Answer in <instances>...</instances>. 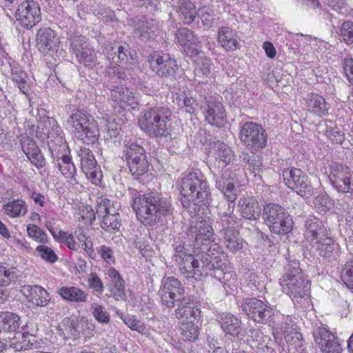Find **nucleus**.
Here are the masks:
<instances>
[{
	"instance_id": "1",
	"label": "nucleus",
	"mask_w": 353,
	"mask_h": 353,
	"mask_svg": "<svg viewBox=\"0 0 353 353\" xmlns=\"http://www.w3.org/2000/svg\"><path fill=\"white\" fill-rule=\"evenodd\" d=\"M132 207L145 225H154L172 211L169 200L157 192L139 195L133 200Z\"/></svg>"
},
{
	"instance_id": "2",
	"label": "nucleus",
	"mask_w": 353,
	"mask_h": 353,
	"mask_svg": "<svg viewBox=\"0 0 353 353\" xmlns=\"http://www.w3.org/2000/svg\"><path fill=\"white\" fill-rule=\"evenodd\" d=\"M45 125L47 130L49 150L52 155L57 158V163L59 170L65 177L70 179L71 183H77L74 176L76 167L72 161L71 157L68 154H62L59 157V155L60 151L63 152L68 149L63 130L53 118H48L45 121Z\"/></svg>"
},
{
	"instance_id": "3",
	"label": "nucleus",
	"mask_w": 353,
	"mask_h": 353,
	"mask_svg": "<svg viewBox=\"0 0 353 353\" xmlns=\"http://www.w3.org/2000/svg\"><path fill=\"white\" fill-rule=\"evenodd\" d=\"M180 190L181 203L185 208L196 210L197 206L209 203V187L199 172H190L185 174L181 179Z\"/></svg>"
},
{
	"instance_id": "4",
	"label": "nucleus",
	"mask_w": 353,
	"mask_h": 353,
	"mask_svg": "<svg viewBox=\"0 0 353 353\" xmlns=\"http://www.w3.org/2000/svg\"><path fill=\"white\" fill-rule=\"evenodd\" d=\"M171 112L163 106H155L142 112L139 118L140 128L152 138H172Z\"/></svg>"
},
{
	"instance_id": "5",
	"label": "nucleus",
	"mask_w": 353,
	"mask_h": 353,
	"mask_svg": "<svg viewBox=\"0 0 353 353\" xmlns=\"http://www.w3.org/2000/svg\"><path fill=\"white\" fill-rule=\"evenodd\" d=\"M67 126L85 144H94L99 139L97 121L84 110H77L72 113L67 119Z\"/></svg>"
},
{
	"instance_id": "6",
	"label": "nucleus",
	"mask_w": 353,
	"mask_h": 353,
	"mask_svg": "<svg viewBox=\"0 0 353 353\" xmlns=\"http://www.w3.org/2000/svg\"><path fill=\"white\" fill-rule=\"evenodd\" d=\"M285 274L280 279L282 291L292 299L308 296L310 285L299 268V263L292 261L285 267Z\"/></svg>"
},
{
	"instance_id": "7",
	"label": "nucleus",
	"mask_w": 353,
	"mask_h": 353,
	"mask_svg": "<svg viewBox=\"0 0 353 353\" xmlns=\"http://www.w3.org/2000/svg\"><path fill=\"white\" fill-rule=\"evenodd\" d=\"M87 213L82 216V219L86 220L90 225L96 219V215L101 219V227L107 232L116 233L121 227L119 209L114 203L108 199H101L96 206V213L91 208H86Z\"/></svg>"
},
{
	"instance_id": "8",
	"label": "nucleus",
	"mask_w": 353,
	"mask_h": 353,
	"mask_svg": "<svg viewBox=\"0 0 353 353\" xmlns=\"http://www.w3.org/2000/svg\"><path fill=\"white\" fill-rule=\"evenodd\" d=\"M219 216V223L223 227L220 233L225 248L232 253L242 250L245 243L234 228L237 218L233 214V207L229 206L227 210L220 209Z\"/></svg>"
},
{
	"instance_id": "9",
	"label": "nucleus",
	"mask_w": 353,
	"mask_h": 353,
	"mask_svg": "<svg viewBox=\"0 0 353 353\" xmlns=\"http://www.w3.org/2000/svg\"><path fill=\"white\" fill-rule=\"evenodd\" d=\"M203 253L196 257L188 254L180 248L176 250L174 260L178 264L180 274L188 281L192 282L201 279L204 274Z\"/></svg>"
},
{
	"instance_id": "10",
	"label": "nucleus",
	"mask_w": 353,
	"mask_h": 353,
	"mask_svg": "<svg viewBox=\"0 0 353 353\" xmlns=\"http://www.w3.org/2000/svg\"><path fill=\"white\" fill-rule=\"evenodd\" d=\"M263 218L270 230L275 234H286L292 228V219L285 210L275 203L264 206Z\"/></svg>"
},
{
	"instance_id": "11",
	"label": "nucleus",
	"mask_w": 353,
	"mask_h": 353,
	"mask_svg": "<svg viewBox=\"0 0 353 353\" xmlns=\"http://www.w3.org/2000/svg\"><path fill=\"white\" fill-rule=\"evenodd\" d=\"M150 70L159 77L169 79L174 77L178 70L176 60L168 53L154 51L148 57Z\"/></svg>"
},
{
	"instance_id": "12",
	"label": "nucleus",
	"mask_w": 353,
	"mask_h": 353,
	"mask_svg": "<svg viewBox=\"0 0 353 353\" xmlns=\"http://www.w3.org/2000/svg\"><path fill=\"white\" fill-rule=\"evenodd\" d=\"M239 139L253 150L263 148L267 144V134L264 128L255 122H245L240 129Z\"/></svg>"
},
{
	"instance_id": "13",
	"label": "nucleus",
	"mask_w": 353,
	"mask_h": 353,
	"mask_svg": "<svg viewBox=\"0 0 353 353\" xmlns=\"http://www.w3.org/2000/svg\"><path fill=\"white\" fill-rule=\"evenodd\" d=\"M200 110L205 120L211 125L220 128L226 122L225 108L217 97H208L201 99Z\"/></svg>"
},
{
	"instance_id": "14",
	"label": "nucleus",
	"mask_w": 353,
	"mask_h": 353,
	"mask_svg": "<svg viewBox=\"0 0 353 353\" xmlns=\"http://www.w3.org/2000/svg\"><path fill=\"white\" fill-rule=\"evenodd\" d=\"M285 184L303 197H309L313 193V188L307 176L300 169L288 168L283 171Z\"/></svg>"
},
{
	"instance_id": "15",
	"label": "nucleus",
	"mask_w": 353,
	"mask_h": 353,
	"mask_svg": "<svg viewBox=\"0 0 353 353\" xmlns=\"http://www.w3.org/2000/svg\"><path fill=\"white\" fill-rule=\"evenodd\" d=\"M188 235L189 237L194 239L195 245L198 249L203 247L209 248L214 243V230L212 228L209 220L199 218L195 222H192L189 228Z\"/></svg>"
},
{
	"instance_id": "16",
	"label": "nucleus",
	"mask_w": 353,
	"mask_h": 353,
	"mask_svg": "<svg viewBox=\"0 0 353 353\" xmlns=\"http://www.w3.org/2000/svg\"><path fill=\"white\" fill-rule=\"evenodd\" d=\"M241 307L250 319L260 323L267 322L274 314L270 305L256 298L243 299Z\"/></svg>"
},
{
	"instance_id": "17",
	"label": "nucleus",
	"mask_w": 353,
	"mask_h": 353,
	"mask_svg": "<svg viewBox=\"0 0 353 353\" xmlns=\"http://www.w3.org/2000/svg\"><path fill=\"white\" fill-rule=\"evenodd\" d=\"M183 292L184 288L176 278L174 276L163 278L159 294L163 305L168 307H174L175 301L183 298Z\"/></svg>"
},
{
	"instance_id": "18",
	"label": "nucleus",
	"mask_w": 353,
	"mask_h": 353,
	"mask_svg": "<svg viewBox=\"0 0 353 353\" xmlns=\"http://www.w3.org/2000/svg\"><path fill=\"white\" fill-rule=\"evenodd\" d=\"M37 328L35 323L28 322L21 327V330L14 333L8 345L15 351H21L32 348L36 343Z\"/></svg>"
},
{
	"instance_id": "19",
	"label": "nucleus",
	"mask_w": 353,
	"mask_h": 353,
	"mask_svg": "<svg viewBox=\"0 0 353 353\" xmlns=\"http://www.w3.org/2000/svg\"><path fill=\"white\" fill-rule=\"evenodd\" d=\"M103 53L111 65L127 67L133 61L130 48L126 44L107 43L103 48Z\"/></svg>"
},
{
	"instance_id": "20",
	"label": "nucleus",
	"mask_w": 353,
	"mask_h": 353,
	"mask_svg": "<svg viewBox=\"0 0 353 353\" xmlns=\"http://www.w3.org/2000/svg\"><path fill=\"white\" fill-rule=\"evenodd\" d=\"M16 17L24 28L34 27L41 19V10L38 3L34 1L22 2L18 7Z\"/></svg>"
},
{
	"instance_id": "21",
	"label": "nucleus",
	"mask_w": 353,
	"mask_h": 353,
	"mask_svg": "<svg viewBox=\"0 0 353 353\" xmlns=\"http://www.w3.org/2000/svg\"><path fill=\"white\" fill-rule=\"evenodd\" d=\"M221 248L218 244H212L209 248L203 247L201 252L203 259L204 274L208 271L216 270L221 272L224 271L227 263L224 254L220 252Z\"/></svg>"
},
{
	"instance_id": "22",
	"label": "nucleus",
	"mask_w": 353,
	"mask_h": 353,
	"mask_svg": "<svg viewBox=\"0 0 353 353\" xmlns=\"http://www.w3.org/2000/svg\"><path fill=\"white\" fill-rule=\"evenodd\" d=\"M238 179L229 171H225L216 179V188L223 193L228 200V205H230V207L234 208V205L231 206V203L239 196L240 190L238 188Z\"/></svg>"
},
{
	"instance_id": "23",
	"label": "nucleus",
	"mask_w": 353,
	"mask_h": 353,
	"mask_svg": "<svg viewBox=\"0 0 353 353\" xmlns=\"http://www.w3.org/2000/svg\"><path fill=\"white\" fill-rule=\"evenodd\" d=\"M313 336L323 353H341L342 348L336 337L326 327H317L313 332Z\"/></svg>"
},
{
	"instance_id": "24",
	"label": "nucleus",
	"mask_w": 353,
	"mask_h": 353,
	"mask_svg": "<svg viewBox=\"0 0 353 353\" xmlns=\"http://www.w3.org/2000/svg\"><path fill=\"white\" fill-rule=\"evenodd\" d=\"M37 47L43 54L52 56L59 47V38L53 30L50 28H42L39 30L36 37Z\"/></svg>"
},
{
	"instance_id": "25",
	"label": "nucleus",
	"mask_w": 353,
	"mask_h": 353,
	"mask_svg": "<svg viewBox=\"0 0 353 353\" xmlns=\"http://www.w3.org/2000/svg\"><path fill=\"white\" fill-rule=\"evenodd\" d=\"M176 37L187 55L194 57L199 54L201 41L192 31L186 28H180L176 32Z\"/></svg>"
},
{
	"instance_id": "26",
	"label": "nucleus",
	"mask_w": 353,
	"mask_h": 353,
	"mask_svg": "<svg viewBox=\"0 0 353 353\" xmlns=\"http://www.w3.org/2000/svg\"><path fill=\"white\" fill-rule=\"evenodd\" d=\"M305 228V237L311 244L329 236L324 223L315 216H310L306 219Z\"/></svg>"
},
{
	"instance_id": "27",
	"label": "nucleus",
	"mask_w": 353,
	"mask_h": 353,
	"mask_svg": "<svg viewBox=\"0 0 353 353\" xmlns=\"http://www.w3.org/2000/svg\"><path fill=\"white\" fill-rule=\"evenodd\" d=\"M305 228V237L311 244L329 236L324 223L315 216H310L306 219Z\"/></svg>"
},
{
	"instance_id": "28",
	"label": "nucleus",
	"mask_w": 353,
	"mask_h": 353,
	"mask_svg": "<svg viewBox=\"0 0 353 353\" xmlns=\"http://www.w3.org/2000/svg\"><path fill=\"white\" fill-rule=\"evenodd\" d=\"M111 97L121 108L135 109L138 98L129 89L123 85L114 86L111 90Z\"/></svg>"
},
{
	"instance_id": "29",
	"label": "nucleus",
	"mask_w": 353,
	"mask_h": 353,
	"mask_svg": "<svg viewBox=\"0 0 353 353\" xmlns=\"http://www.w3.org/2000/svg\"><path fill=\"white\" fill-rule=\"evenodd\" d=\"M282 334L287 343L299 341L302 339L301 334L297 331L296 324L290 316H283L281 324H277L274 328V335L276 339L279 334Z\"/></svg>"
},
{
	"instance_id": "30",
	"label": "nucleus",
	"mask_w": 353,
	"mask_h": 353,
	"mask_svg": "<svg viewBox=\"0 0 353 353\" xmlns=\"http://www.w3.org/2000/svg\"><path fill=\"white\" fill-rule=\"evenodd\" d=\"M21 291L28 301L35 306L45 307L50 301L48 292L41 286L24 285Z\"/></svg>"
},
{
	"instance_id": "31",
	"label": "nucleus",
	"mask_w": 353,
	"mask_h": 353,
	"mask_svg": "<svg viewBox=\"0 0 353 353\" xmlns=\"http://www.w3.org/2000/svg\"><path fill=\"white\" fill-rule=\"evenodd\" d=\"M211 153L215 158V163L219 168H224L234 160V153L232 149L221 141L214 142Z\"/></svg>"
},
{
	"instance_id": "32",
	"label": "nucleus",
	"mask_w": 353,
	"mask_h": 353,
	"mask_svg": "<svg viewBox=\"0 0 353 353\" xmlns=\"http://www.w3.org/2000/svg\"><path fill=\"white\" fill-rule=\"evenodd\" d=\"M175 310L176 317L178 319H183L189 321L197 319L201 314L199 308L193 302H190L188 298L183 297Z\"/></svg>"
},
{
	"instance_id": "33",
	"label": "nucleus",
	"mask_w": 353,
	"mask_h": 353,
	"mask_svg": "<svg viewBox=\"0 0 353 353\" xmlns=\"http://www.w3.org/2000/svg\"><path fill=\"white\" fill-rule=\"evenodd\" d=\"M107 275L110 281L111 295L117 301L124 300L125 298L124 281L119 272L115 268H110L107 270Z\"/></svg>"
},
{
	"instance_id": "34",
	"label": "nucleus",
	"mask_w": 353,
	"mask_h": 353,
	"mask_svg": "<svg viewBox=\"0 0 353 353\" xmlns=\"http://www.w3.org/2000/svg\"><path fill=\"white\" fill-rule=\"evenodd\" d=\"M222 330L232 336H238L241 332V321L230 313H222L217 319Z\"/></svg>"
},
{
	"instance_id": "35",
	"label": "nucleus",
	"mask_w": 353,
	"mask_h": 353,
	"mask_svg": "<svg viewBox=\"0 0 353 353\" xmlns=\"http://www.w3.org/2000/svg\"><path fill=\"white\" fill-rule=\"evenodd\" d=\"M241 215L248 220L256 219L261 213V208L258 202L251 197H243L239 201Z\"/></svg>"
},
{
	"instance_id": "36",
	"label": "nucleus",
	"mask_w": 353,
	"mask_h": 353,
	"mask_svg": "<svg viewBox=\"0 0 353 353\" xmlns=\"http://www.w3.org/2000/svg\"><path fill=\"white\" fill-rule=\"evenodd\" d=\"M175 6L179 19L184 24L189 25L194 21L197 11L190 0H177Z\"/></svg>"
},
{
	"instance_id": "37",
	"label": "nucleus",
	"mask_w": 353,
	"mask_h": 353,
	"mask_svg": "<svg viewBox=\"0 0 353 353\" xmlns=\"http://www.w3.org/2000/svg\"><path fill=\"white\" fill-rule=\"evenodd\" d=\"M306 105L310 112L319 117L327 114L330 108V105L325 101V99L316 93H311L307 95Z\"/></svg>"
},
{
	"instance_id": "38",
	"label": "nucleus",
	"mask_w": 353,
	"mask_h": 353,
	"mask_svg": "<svg viewBox=\"0 0 353 353\" xmlns=\"http://www.w3.org/2000/svg\"><path fill=\"white\" fill-rule=\"evenodd\" d=\"M218 41L226 51H233L239 46L236 32L229 27H221L218 32Z\"/></svg>"
},
{
	"instance_id": "39",
	"label": "nucleus",
	"mask_w": 353,
	"mask_h": 353,
	"mask_svg": "<svg viewBox=\"0 0 353 353\" xmlns=\"http://www.w3.org/2000/svg\"><path fill=\"white\" fill-rule=\"evenodd\" d=\"M57 334L63 340L79 338L81 332L78 330L77 321L72 318H65L59 325Z\"/></svg>"
},
{
	"instance_id": "40",
	"label": "nucleus",
	"mask_w": 353,
	"mask_h": 353,
	"mask_svg": "<svg viewBox=\"0 0 353 353\" xmlns=\"http://www.w3.org/2000/svg\"><path fill=\"white\" fill-rule=\"evenodd\" d=\"M312 245L320 256L325 258L334 256L339 250V246L334 243L330 236L324 237L321 241H314Z\"/></svg>"
},
{
	"instance_id": "41",
	"label": "nucleus",
	"mask_w": 353,
	"mask_h": 353,
	"mask_svg": "<svg viewBox=\"0 0 353 353\" xmlns=\"http://www.w3.org/2000/svg\"><path fill=\"white\" fill-rule=\"evenodd\" d=\"M58 293L63 299L70 302L84 303L88 298L87 293L76 287H61Z\"/></svg>"
},
{
	"instance_id": "42",
	"label": "nucleus",
	"mask_w": 353,
	"mask_h": 353,
	"mask_svg": "<svg viewBox=\"0 0 353 353\" xmlns=\"http://www.w3.org/2000/svg\"><path fill=\"white\" fill-rule=\"evenodd\" d=\"M124 145V152L125 154V160L128 165L136 159L145 157V151L142 146L137 144L134 141H132L130 139L125 138L123 141Z\"/></svg>"
},
{
	"instance_id": "43",
	"label": "nucleus",
	"mask_w": 353,
	"mask_h": 353,
	"mask_svg": "<svg viewBox=\"0 0 353 353\" xmlns=\"http://www.w3.org/2000/svg\"><path fill=\"white\" fill-rule=\"evenodd\" d=\"M328 170L330 180L334 188L352 171L349 167L337 162L332 163Z\"/></svg>"
},
{
	"instance_id": "44",
	"label": "nucleus",
	"mask_w": 353,
	"mask_h": 353,
	"mask_svg": "<svg viewBox=\"0 0 353 353\" xmlns=\"http://www.w3.org/2000/svg\"><path fill=\"white\" fill-rule=\"evenodd\" d=\"M20 325V317L16 314L6 312L0 315V332H15Z\"/></svg>"
},
{
	"instance_id": "45",
	"label": "nucleus",
	"mask_w": 353,
	"mask_h": 353,
	"mask_svg": "<svg viewBox=\"0 0 353 353\" xmlns=\"http://www.w3.org/2000/svg\"><path fill=\"white\" fill-rule=\"evenodd\" d=\"M3 209L10 217L23 216L27 213V206L22 199H14L3 205Z\"/></svg>"
},
{
	"instance_id": "46",
	"label": "nucleus",
	"mask_w": 353,
	"mask_h": 353,
	"mask_svg": "<svg viewBox=\"0 0 353 353\" xmlns=\"http://www.w3.org/2000/svg\"><path fill=\"white\" fill-rule=\"evenodd\" d=\"M123 323L132 330L137 331L149 339H152L150 328L146 327L143 322L137 319L134 316H123L122 314L119 316Z\"/></svg>"
},
{
	"instance_id": "47",
	"label": "nucleus",
	"mask_w": 353,
	"mask_h": 353,
	"mask_svg": "<svg viewBox=\"0 0 353 353\" xmlns=\"http://www.w3.org/2000/svg\"><path fill=\"white\" fill-rule=\"evenodd\" d=\"M155 26L152 21L139 19L136 23L135 34L143 41H147L154 36Z\"/></svg>"
},
{
	"instance_id": "48",
	"label": "nucleus",
	"mask_w": 353,
	"mask_h": 353,
	"mask_svg": "<svg viewBox=\"0 0 353 353\" xmlns=\"http://www.w3.org/2000/svg\"><path fill=\"white\" fill-rule=\"evenodd\" d=\"M174 102L177 103L181 110L190 114H196L198 109H200V101L198 102L193 97H188L184 94L177 96Z\"/></svg>"
},
{
	"instance_id": "49",
	"label": "nucleus",
	"mask_w": 353,
	"mask_h": 353,
	"mask_svg": "<svg viewBox=\"0 0 353 353\" xmlns=\"http://www.w3.org/2000/svg\"><path fill=\"white\" fill-rule=\"evenodd\" d=\"M77 153L80 158L82 171L90 169V168H93L97 165L93 154L89 148L80 147L79 150H77Z\"/></svg>"
},
{
	"instance_id": "50",
	"label": "nucleus",
	"mask_w": 353,
	"mask_h": 353,
	"mask_svg": "<svg viewBox=\"0 0 353 353\" xmlns=\"http://www.w3.org/2000/svg\"><path fill=\"white\" fill-rule=\"evenodd\" d=\"M18 279V271L15 268H7L0 264V285L8 286L15 283Z\"/></svg>"
},
{
	"instance_id": "51",
	"label": "nucleus",
	"mask_w": 353,
	"mask_h": 353,
	"mask_svg": "<svg viewBox=\"0 0 353 353\" xmlns=\"http://www.w3.org/2000/svg\"><path fill=\"white\" fill-rule=\"evenodd\" d=\"M76 57L80 63L90 68L97 63L96 52L89 46L84 47L82 51L77 53Z\"/></svg>"
},
{
	"instance_id": "52",
	"label": "nucleus",
	"mask_w": 353,
	"mask_h": 353,
	"mask_svg": "<svg viewBox=\"0 0 353 353\" xmlns=\"http://www.w3.org/2000/svg\"><path fill=\"white\" fill-rule=\"evenodd\" d=\"M341 278L344 284L353 290V260L347 261L341 271Z\"/></svg>"
},
{
	"instance_id": "53",
	"label": "nucleus",
	"mask_w": 353,
	"mask_h": 353,
	"mask_svg": "<svg viewBox=\"0 0 353 353\" xmlns=\"http://www.w3.org/2000/svg\"><path fill=\"white\" fill-rule=\"evenodd\" d=\"M91 311L92 316L97 322L101 324H108L110 322V314L103 306L92 303L91 305Z\"/></svg>"
},
{
	"instance_id": "54",
	"label": "nucleus",
	"mask_w": 353,
	"mask_h": 353,
	"mask_svg": "<svg viewBox=\"0 0 353 353\" xmlns=\"http://www.w3.org/2000/svg\"><path fill=\"white\" fill-rule=\"evenodd\" d=\"M149 163L146 157L136 159L128 165L129 170L132 174L141 176L145 174L148 170Z\"/></svg>"
},
{
	"instance_id": "55",
	"label": "nucleus",
	"mask_w": 353,
	"mask_h": 353,
	"mask_svg": "<svg viewBox=\"0 0 353 353\" xmlns=\"http://www.w3.org/2000/svg\"><path fill=\"white\" fill-rule=\"evenodd\" d=\"M12 79L17 85L19 89L23 94L29 91V85L27 82L28 77L26 72L19 70L12 71Z\"/></svg>"
},
{
	"instance_id": "56",
	"label": "nucleus",
	"mask_w": 353,
	"mask_h": 353,
	"mask_svg": "<svg viewBox=\"0 0 353 353\" xmlns=\"http://www.w3.org/2000/svg\"><path fill=\"white\" fill-rule=\"evenodd\" d=\"M181 334L185 341H194L199 336V327L192 321L183 323L181 327Z\"/></svg>"
},
{
	"instance_id": "57",
	"label": "nucleus",
	"mask_w": 353,
	"mask_h": 353,
	"mask_svg": "<svg viewBox=\"0 0 353 353\" xmlns=\"http://www.w3.org/2000/svg\"><path fill=\"white\" fill-rule=\"evenodd\" d=\"M70 41L71 49L75 55L82 51L84 47L89 46L86 38L79 33L73 34L70 37Z\"/></svg>"
},
{
	"instance_id": "58",
	"label": "nucleus",
	"mask_w": 353,
	"mask_h": 353,
	"mask_svg": "<svg viewBox=\"0 0 353 353\" xmlns=\"http://www.w3.org/2000/svg\"><path fill=\"white\" fill-rule=\"evenodd\" d=\"M197 67L195 69V76L199 78L208 77L212 70V63L210 60L207 58L199 59L196 61Z\"/></svg>"
},
{
	"instance_id": "59",
	"label": "nucleus",
	"mask_w": 353,
	"mask_h": 353,
	"mask_svg": "<svg viewBox=\"0 0 353 353\" xmlns=\"http://www.w3.org/2000/svg\"><path fill=\"white\" fill-rule=\"evenodd\" d=\"M28 236L39 243H45L48 241L46 234L37 225L30 224L27 227Z\"/></svg>"
},
{
	"instance_id": "60",
	"label": "nucleus",
	"mask_w": 353,
	"mask_h": 353,
	"mask_svg": "<svg viewBox=\"0 0 353 353\" xmlns=\"http://www.w3.org/2000/svg\"><path fill=\"white\" fill-rule=\"evenodd\" d=\"M196 14L201 19L203 26L211 27L214 22V12L208 6H203L199 9Z\"/></svg>"
},
{
	"instance_id": "61",
	"label": "nucleus",
	"mask_w": 353,
	"mask_h": 353,
	"mask_svg": "<svg viewBox=\"0 0 353 353\" xmlns=\"http://www.w3.org/2000/svg\"><path fill=\"white\" fill-rule=\"evenodd\" d=\"M36 251L39 254L42 259L50 263H53L58 259L54 250L46 245H38L36 248Z\"/></svg>"
},
{
	"instance_id": "62",
	"label": "nucleus",
	"mask_w": 353,
	"mask_h": 353,
	"mask_svg": "<svg viewBox=\"0 0 353 353\" xmlns=\"http://www.w3.org/2000/svg\"><path fill=\"white\" fill-rule=\"evenodd\" d=\"M339 192L342 193H352L353 192V172H350L349 174L342 179L335 188Z\"/></svg>"
},
{
	"instance_id": "63",
	"label": "nucleus",
	"mask_w": 353,
	"mask_h": 353,
	"mask_svg": "<svg viewBox=\"0 0 353 353\" xmlns=\"http://www.w3.org/2000/svg\"><path fill=\"white\" fill-rule=\"evenodd\" d=\"M88 285L94 292L101 294L104 290V286L101 279L96 272H91L88 277Z\"/></svg>"
},
{
	"instance_id": "64",
	"label": "nucleus",
	"mask_w": 353,
	"mask_h": 353,
	"mask_svg": "<svg viewBox=\"0 0 353 353\" xmlns=\"http://www.w3.org/2000/svg\"><path fill=\"white\" fill-rule=\"evenodd\" d=\"M341 36L343 40L348 45L353 43V23L345 21L341 28Z\"/></svg>"
}]
</instances>
